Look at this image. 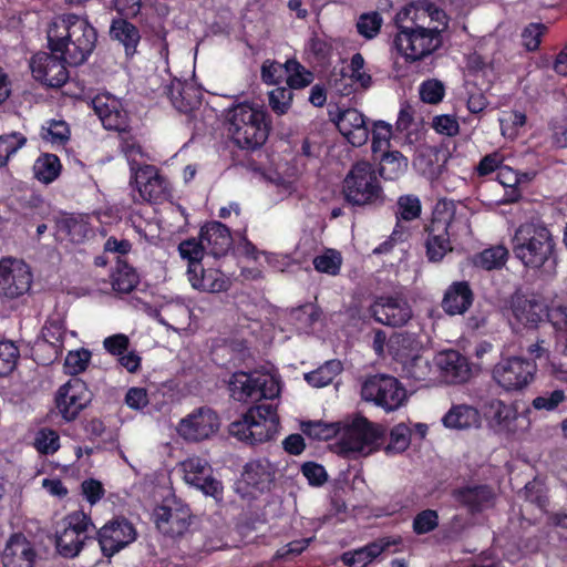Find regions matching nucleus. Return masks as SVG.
Masks as SVG:
<instances>
[{"label": "nucleus", "mask_w": 567, "mask_h": 567, "mask_svg": "<svg viewBox=\"0 0 567 567\" xmlns=\"http://www.w3.org/2000/svg\"><path fill=\"white\" fill-rule=\"evenodd\" d=\"M228 132L233 141L241 148L260 147L269 134L266 112L256 105L241 103L228 113Z\"/></svg>", "instance_id": "39448f33"}, {"label": "nucleus", "mask_w": 567, "mask_h": 567, "mask_svg": "<svg viewBox=\"0 0 567 567\" xmlns=\"http://www.w3.org/2000/svg\"><path fill=\"white\" fill-rule=\"evenodd\" d=\"M411 429L400 423L395 425L390 432V442L386 445V453H401L404 452L411 442Z\"/></svg>", "instance_id": "4d7b16f0"}, {"label": "nucleus", "mask_w": 567, "mask_h": 567, "mask_svg": "<svg viewBox=\"0 0 567 567\" xmlns=\"http://www.w3.org/2000/svg\"><path fill=\"white\" fill-rule=\"evenodd\" d=\"M91 359V352L86 349L70 351L64 361L65 373L76 375L83 372Z\"/></svg>", "instance_id": "680f3d73"}, {"label": "nucleus", "mask_w": 567, "mask_h": 567, "mask_svg": "<svg viewBox=\"0 0 567 567\" xmlns=\"http://www.w3.org/2000/svg\"><path fill=\"white\" fill-rule=\"evenodd\" d=\"M277 408L270 403L250 406L240 419L229 424V434L244 443L256 445L275 440L279 434Z\"/></svg>", "instance_id": "20e7f679"}, {"label": "nucleus", "mask_w": 567, "mask_h": 567, "mask_svg": "<svg viewBox=\"0 0 567 567\" xmlns=\"http://www.w3.org/2000/svg\"><path fill=\"white\" fill-rule=\"evenodd\" d=\"M61 172V163L53 154L41 155L33 165L34 177L44 184L52 183Z\"/></svg>", "instance_id": "37998d69"}, {"label": "nucleus", "mask_w": 567, "mask_h": 567, "mask_svg": "<svg viewBox=\"0 0 567 567\" xmlns=\"http://www.w3.org/2000/svg\"><path fill=\"white\" fill-rule=\"evenodd\" d=\"M434 363L442 380L446 383H462L471 377L467 359L455 350L439 352L434 358Z\"/></svg>", "instance_id": "393cba45"}, {"label": "nucleus", "mask_w": 567, "mask_h": 567, "mask_svg": "<svg viewBox=\"0 0 567 567\" xmlns=\"http://www.w3.org/2000/svg\"><path fill=\"white\" fill-rule=\"evenodd\" d=\"M408 168V159L400 152L384 153L380 162V175L385 179L394 181L402 176Z\"/></svg>", "instance_id": "c03bdc74"}, {"label": "nucleus", "mask_w": 567, "mask_h": 567, "mask_svg": "<svg viewBox=\"0 0 567 567\" xmlns=\"http://www.w3.org/2000/svg\"><path fill=\"white\" fill-rule=\"evenodd\" d=\"M92 401V392L80 379H72L56 392L55 403L61 416L70 422L78 417Z\"/></svg>", "instance_id": "dca6fc26"}, {"label": "nucleus", "mask_w": 567, "mask_h": 567, "mask_svg": "<svg viewBox=\"0 0 567 567\" xmlns=\"http://www.w3.org/2000/svg\"><path fill=\"white\" fill-rule=\"evenodd\" d=\"M286 70L287 84L290 90L303 89L313 80L312 73L306 70L305 66L296 60H287Z\"/></svg>", "instance_id": "de8ad7c7"}, {"label": "nucleus", "mask_w": 567, "mask_h": 567, "mask_svg": "<svg viewBox=\"0 0 567 567\" xmlns=\"http://www.w3.org/2000/svg\"><path fill=\"white\" fill-rule=\"evenodd\" d=\"M42 336L44 341L52 348L55 355H58L62 351L68 332L60 323L48 322L43 328Z\"/></svg>", "instance_id": "0e129e2a"}, {"label": "nucleus", "mask_w": 567, "mask_h": 567, "mask_svg": "<svg viewBox=\"0 0 567 567\" xmlns=\"http://www.w3.org/2000/svg\"><path fill=\"white\" fill-rule=\"evenodd\" d=\"M93 109L106 130L126 131L128 115L122 102L111 94H99L92 100Z\"/></svg>", "instance_id": "412c9836"}, {"label": "nucleus", "mask_w": 567, "mask_h": 567, "mask_svg": "<svg viewBox=\"0 0 567 567\" xmlns=\"http://www.w3.org/2000/svg\"><path fill=\"white\" fill-rule=\"evenodd\" d=\"M537 372L534 361L522 357H504L493 368L495 383L506 392H518L532 384Z\"/></svg>", "instance_id": "f8f14e48"}, {"label": "nucleus", "mask_w": 567, "mask_h": 567, "mask_svg": "<svg viewBox=\"0 0 567 567\" xmlns=\"http://www.w3.org/2000/svg\"><path fill=\"white\" fill-rule=\"evenodd\" d=\"M95 526L83 511L66 515L56 532V549L64 557H75L95 532Z\"/></svg>", "instance_id": "9b49d317"}, {"label": "nucleus", "mask_w": 567, "mask_h": 567, "mask_svg": "<svg viewBox=\"0 0 567 567\" xmlns=\"http://www.w3.org/2000/svg\"><path fill=\"white\" fill-rule=\"evenodd\" d=\"M502 135L508 138H515L518 128L526 123V115L519 111L503 112L499 117Z\"/></svg>", "instance_id": "13d9d810"}, {"label": "nucleus", "mask_w": 567, "mask_h": 567, "mask_svg": "<svg viewBox=\"0 0 567 567\" xmlns=\"http://www.w3.org/2000/svg\"><path fill=\"white\" fill-rule=\"evenodd\" d=\"M179 467L186 484L216 501L223 498V484L214 476L213 467L206 458L192 455L182 461Z\"/></svg>", "instance_id": "4468645a"}, {"label": "nucleus", "mask_w": 567, "mask_h": 567, "mask_svg": "<svg viewBox=\"0 0 567 567\" xmlns=\"http://www.w3.org/2000/svg\"><path fill=\"white\" fill-rule=\"evenodd\" d=\"M219 425L220 421L217 413L204 406L184 416L178 422L176 431L186 441L199 442L216 434Z\"/></svg>", "instance_id": "2eb2a0df"}, {"label": "nucleus", "mask_w": 567, "mask_h": 567, "mask_svg": "<svg viewBox=\"0 0 567 567\" xmlns=\"http://www.w3.org/2000/svg\"><path fill=\"white\" fill-rule=\"evenodd\" d=\"M399 537H382L355 550L342 554L341 561L348 567H365L378 558L384 550L400 544Z\"/></svg>", "instance_id": "bb28decb"}, {"label": "nucleus", "mask_w": 567, "mask_h": 567, "mask_svg": "<svg viewBox=\"0 0 567 567\" xmlns=\"http://www.w3.org/2000/svg\"><path fill=\"white\" fill-rule=\"evenodd\" d=\"M426 255L431 261H440L452 250L450 238L460 231L468 234L466 219L456 217L455 204L442 199L435 204L430 225L427 226Z\"/></svg>", "instance_id": "7ed1b4c3"}, {"label": "nucleus", "mask_w": 567, "mask_h": 567, "mask_svg": "<svg viewBox=\"0 0 567 567\" xmlns=\"http://www.w3.org/2000/svg\"><path fill=\"white\" fill-rule=\"evenodd\" d=\"M512 313L515 320L528 328H535L546 313V303L533 298L516 296L512 299Z\"/></svg>", "instance_id": "2f4dec72"}, {"label": "nucleus", "mask_w": 567, "mask_h": 567, "mask_svg": "<svg viewBox=\"0 0 567 567\" xmlns=\"http://www.w3.org/2000/svg\"><path fill=\"white\" fill-rule=\"evenodd\" d=\"M473 302V292L465 281L452 284L446 290L442 307L449 315L464 313Z\"/></svg>", "instance_id": "f704fd0d"}, {"label": "nucleus", "mask_w": 567, "mask_h": 567, "mask_svg": "<svg viewBox=\"0 0 567 567\" xmlns=\"http://www.w3.org/2000/svg\"><path fill=\"white\" fill-rule=\"evenodd\" d=\"M292 100V91L288 87L278 86L268 93L269 106L277 115L286 114L291 107Z\"/></svg>", "instance_id": "5fc2aeb1"}, {"label": "nucleus", "mask_w": 567, "mask_h": 567, "mask_svg": "<svg viewBox=\"0 0 567 567\" xmlns=\"http://www.w3.org/2000/svg\"><path fill=\"white\" fill-rule=\"evenodd\" d=\"M546 316L553 327L567 332V291L561 290L548 299Z\"/></svg>", "instance_id": "ea45409f"}, {"label": "nucleus", "mask_w": 567, "mask_h": 567, "mask_svg": "<svg viewBox=\"0 0 567 567\" xmlns=\"http://www.w3.org/2000/svg\"><path fill=\"white\" fill-rule=\"evenodd\" d=\"M391 137L392 126L384 121L375 122L372 130V152L384 154L390 145Z\"/></svg>", "instance_id": "bf43d9fd"}, {"label": "nucleus", "mask_w": 567, "mask_h": 567, "mask_svg": "<svg viewBox=\"0 0 567 567\" xmlns=\"http://www.w3.org/2000/svg\"><path fill=\"white\" fill-rule=\"evenodd\" d=\"M19 358V350L11 341H0V377L13 371Z\"/></svg>", "instance_id": "052dcab7"}, {"label": "nucleus", "mask_w": 567, "mask_h": 567, "mask_svg": "<svg viewBox=\"0 0 567 567\" xmlns=\"http://www.w3.org/2000/svg\"><path fill=\"white\" fill-rule=\"evenodd\" d=\"M508 250L504 246H495L483 250L475 257V265L486 270L497 269L505 265Z\"/></svg>", "instance_id": "09e8293b"}, {"label": "nucleus", "mask_w": 567, "mask_h": 567, "mask_svg": "<svg viewBox=\"0 0 567 567\" xmlns=\"http://www.w3.org/2000/svg\"><path fill=\"white\" fill-rule=\"evenodd\" d=\"M186 277L192 288L208 293H219L227 291L231 286V280L223 271L216 268H204L203 265L194 264L193 268H187Z\"/></svg>", "instance_id": "4be33fe9"}, {"label": "nucleus", "mask_w": 567, "mask_h": 567, "mask_svg": "<svg viewBox=\"0 0 567 567\" xmlns=\"http://www.w3.org/2000/svg\"><path fill=\"white\" fill-rule=\"evenodd\" d=\"M110 35L124 47L126 55L132 56L136 53L141 34L134 24L125 19H115L111 24Z\"/></svg>", "instance_id": "4c0bfd02"}, {"label": "nucleus", "mask_w": 567, "mask_h": 567, "mask_svg": "<svg viewBox=\"0 0 567 567\" xmlns=\"http://www.w3.org/2000/svg\"><path fill=\"white\" fill-rule=\"evenodd\" d=\"M398 31L393 50L406 64H416L432 58L443 44L449 17L429 0H416L402 7L395 14Z\"/></svg>", "instance_id": "f257e3e1"}, {"label": "nucleus", "mask_w": 567, "mask_h": 567, "mask_svg": "<svg viewBox=\"0 0 567 567\" xmlns=\"http://www.w3.org/2000/svg\"><path fill=\"white\" fill-rule=\"evenodd\" d=\"M549 230L536 224L520 225L513 237V252L526 267L540 268L553 255Z\"/></svg>", "instance_id": "0eeeda50"}, {"label": "nucleus", "mask_w": 567, "mask_h": 567, "mask_svg": "<svg viewBox=\"0 0 567 567\" xmlns=\"http://www.w3.org/2000/svg\"><path fill=\"white\" fill-rule=\"evenodd\" d=\"M382 23L383 19L378 12L364 13L358 20V32L367 39H372L379 33Z\"/></svg>", "instance_id": "774afa93"}, {"label": "nucleus", "mask_w": 567, "mask_h": 567, "mask_svg": "<svg viewBox=\"0 0 567 567\" xmlns=\"http://www.w3.org/2000/svg\"><path fill=\"white\" fill-rule=\"evenodd\" d=\"M111 279L113 289L122 293L131 292L138 284V275L134 268L121 259L116 261Z\"/></svg>", "instance_id": "a19ab883"}, {"label": "nucleus", "mask_w": 567, "mask_h": 567, "mask_svg": "<svg viewBox=\"0 0 567 567\" xmlns=\"http://www.w3.org/2000/svg\"><path fill=\"white\" fill-rule=\"evenodd\" d=\"M289 330L298 333H308L316 321V312L312 306H303L285 315Z\"/></svg>", "instance_id": "a18cd8bd"}, {"label": "nucleus", "mask_w": 567, "mask_h": 567, "mask_svg": "<svg viewBox=\"0 0 567 567\" xmlns=\"http://www.w3.org/2000/svg\"><path fill=\"white\" fill-rule=\"evenodd\" d=\"M370 313L375 321L392 327L403 326L412 317L410 305L400 296L378 297L370 307Z\"/></svg>", "instance_id": "6ab92c4d"}, {"label": "nucleus", "mask_w": 567, "mask_h": 567, "mask_svg": "<svg viewBox=\"0 0 567 567\" xmlns=\"http://www.w3.org/2000/svg\"><path fill=\"white\" fill-rule=\"evenodd\" d=\"M153 515L159 532L171 537L183 535L189 527L190 509L186 505H162L155 508Z\"/></svg>", "instance_id": "aec40b11"}, {"label": "nucleus", "mask_w": 567, "mask_h": 567, "mask_svg": "<svg viewBox=\"0 0 567 567\" xmlns=\"http://www.w3.org/2000/svg\"><path fill=\"white\" fill-rule=\"evenodd\" d=\"M444 427L454 431L478 429L482 424L480 411L468 404H454L442 416Z\"/></svg>", "instance_id": "c756f323"}, {"label": "nucleus", "mask_w": 567, "mask_h": 567, "mask_svg": "<svg viewBox=\"0 0 567 567\" xmlns=\"http://www.w3.org/2000/svg\"><path fill=\"white\" fill-rule=\"evenodd\" d=\"M171 101L174 107L187 113L198 106L202 93L190 83L173 82L169 90Z\"/></svg>", "instance_id": "e433bc0d"}, {"label": "nucleus", "mask_w": 567, "mask_h": 567, "mask_svg": "<svg viewBox=\"0 0 567 567\" xmlns=\"http://www.w3.org/2000/svg\"><path fill=\"white\" fill-rule=\"evenodd\" d=\"M229 390L237 401L271 400L280 393L276 374L266 371L235 372L229 380Z\"/></svg>", "instance_id": "9d476101"}, {"label": "nucleus", "mask_w": 567, "mask_h": 567, "mask_svg": "<svg viewBox=\"0 0 567 567\" xmlns=\"http://www.w3.org/2000/svg\"><path fill=\"white\" fill-rule=\"evenodd\" d=\"M395 357L402 363L404 375L417 382L431 381L432 367L429 360L419 354H409L398 350Z\"/></svg>", "instance_id": "c9c22d12"}, {"label": "nucleus", "mask_w": 567, "mask_h": 567, "mask_svg": "<svg viewBox=\"0 0 567 567\" xmlns=\"http://www.w3.org/2000/svg\"><path fill=\"white\" fill-rule=\"evenodd\" d=\"M68 64L62 56L39 52L31 58L30 68L33 78L51 87L62 86L69 79Z\"/></svg>", "instance_id": "a211bd4d"}, {"label": "nucleus", "mask_w": 567, "mask_h": 567, "mask_svg": "<svg viewBox=\"0 0 567 567\" xmlns=\"http://www.w3.org/2000/svg\"><path fill=\"white\" fill-rule=\"evenodd\" d=\"M457 499L472 512L482 511L493 503V492L486 486L466 487L457 493Z\"/></svg>", "instance_id": "58836bf2"}, {"label": "nucleus", "mask_w": 567, "mask_h": 567, "mask_svg": "<svg viewBox=\"0 0 567 567\" xmlns=\"http://www.w3.org/2000/svg\"><path fill=\"white\" fill-rule=\"evenodd\" d=\"M32 284L30 267L21 259L4 257L0 260V291L16 298L27 292Z\"/></svg>", "instance_id": "f3484780"}, {"label": "nucleus", "mask_w": 567, "mask_h": 567, "mask_svg": "<svg viewBox=\"0 0 567 567\" xmlns=\"http://www.w3.org/2000/svg\"><path fill=\"white\" fill-rule=\"evenodd\" d=\"M199 238L208 254L214 257L225 255L231 246V236L228 228L219 221L205 225Z\"/></svg>", "instance_id": "7c9ffc66"}, {"label": "nucleus", "mask_w": 567, "mask_h": 567, "mask_svg": "<svg viewBox=\"0 0 567 567\" xmlns=\"http://www.w3.org/2000/svg\"><path fill=\"white\" fill-rule=\"evenodd\" d=\"M122 150L131 167V182L134 183L140 198L145 202L159 203L171 196L169 182L152 165H142L138 157L143 156L141 146L134 140H125Z\"/></svg>", "instance_id": "423d86ee"}, {"label": "nucleus", "mask_w": 567, "mask_h": 567, "mask_svg": "<svg viewBox=\"0 0 567 567\" xmlns=\"http://www.w3.org/2000/svg\"><path fill=\"white\" fill-rule=\"evenodd\" d=\"M27 140L19 133L0 136V167H3L11 155L25 144Z\"/></svg>", "instance_id": "e2e57ef3"}, {"label": "nucleus", "mask_w": 567, "mask_h": 567, "mask_svg": "<svg viewBox=\"0 0 567 567\" xmlns=\"http://www.w3.org/2000/svg\"><path fill=\"white\" fill-rule=\"evenodd\" d=\"M362 399L373 402L388 412L401 408L408 400L404 386L394 377L374 375L368 379L361 390Z\"/></svg>", "instance_id": "ddd939ff"}, {"label": "nucleus", "mask_w": 567, "mask_h": 567, "mask_svg": "<svg viewBox=\"0 0 567 567\" xmlns=\"http://www.w3.org/2000/svg\"><path fill=\"white\" fill-rule=\"evenodd\" d=\"M485 413L497 433L512 435L523 429L520 423L525 417L519 416L513 405L506 404L501 400H491L486 405Z\"/></svg>", "instance_id": "b1692460"}, {"label": "nucleus", "mask_w": 567, "mask_h": 567, "mask_svg": "<svg viewBox=\"0 0 567 567\" xmlns=\"http://www.w3.org/2000/svg\"><path fill=\"white\" fill-rule=\"evenodd\" d=\"M333 121L342 136L353 146H361L368 141L369 130L365 118L358 110H342Z\"/></svg>", "instance_id": "a878e982"}, {"label": "nucleus", "mask_w": 567, "mask_h": 567, "mask_svg": "<svg viewBox=\"0 0 567 567\" xmlns=\"http://www.w3.org/2000/svg\"><path fill=\"white\" fill-rule=\"evenodd\" d=\"M189 319L190 309L179 298L164 302L157 313L158 322L175 331L185 330Z\"/></svg>", "instance_id": "72a5a7b5"}, {"label": "nucleus", "mask_w": 567, "mask_h": 567, "mask_svg": "<svg viewBox=\"0 0 567 567\" xmlns=\"http://www.w3.org/2000/svg\"><path fill=\"white\" fill-rule=\"evenodd\" d=\"M346 200L355 206L375 205L384 199L377 171L369 162L355 163L343 179Z\"/></svg>", "instance_id": "6e6552de"}, {"label": "nucleus", "mask_w": 567, "mask_h": 567, "mask_svg": "<svg viewBox=\"0 0 567 567\" xmlns=\"http://www.w3.org/2000/svg\"><path fill=\"white\" fill-rule=\"evenodd\" d=\"M342 423H324L321 421L302 423V431L316 440H329L340 434Z\"/></svg>", "instance_id": "864d4df0"}, {"label": "nucleus", "mask_w": 567, "mask_h": 567, "mask_svg": "<svg viewBox=\"0 0 567 567\" xmlns=\"http://www.w3.org/2000/svg\"><path fill=\"white\" fill-rule=\"evenodd\" d=\"M372 84V78L364 68V59L360 53L352 55L350 63L343 69L340 84L337 89L343 94L349 95L358 89H369Z\"/></svg>", "instance_id": "cd10ccee"}, {"label": "nucleus", "mask_w": 567, "mask_h": 567, "mask_svg": "<svg viewBox=\"0 0 567 567\" xmlns=\"http://www.w3.org/2000/svg\"><path fill=\"white\" fill-rule=\"evenodd\" d=\"M384 434L382 425L357 415L342 422L339 434L340 451L344 454L369 455L381 446Z\"/></svg>", "instance_id": "1a4fd4ad"}, {"label": "nucleus", "mask_w": 567, "mask_h": 567, "mask_svg": "<svg viewBox=\"0 0 567 567\" xmlns=\"http://www.w3.org/2000/svg\"><path fill=\"white\" fill-rule=\"evenodd\" d=\"M47 38L53 53H59L69 65L76 66L86 62L93 53L97 33L86 18L62 14L52 20Z\"/></svg>", "instance_id": "f03ea898"}, {"label": "nucleus", "mask_w": 567, "mask_h": 567, "mask_svg": "<svg viewBox=\"0 0 567 567\" xmlns=\"http://www.w3.org/2000/svg\"><path fill=\"white\" fill-rule=\"evenodd\" d=\"M135 539V530L128 522L114 520L99 530V543L103 553L112 556Z\"/></svg>", "instance_id": "5701e85b"}, {"label": "nucleus", "mask_w": 567, "mask_h": 567, "mask_svg": "<svg viewBox=\"0 0 567 567\" xmlns=\"http://www.w3.org/2000/svg\"><path fill=\"white\" fill-rule=\"evenodd\" d=\"M35 551L30 542L22 535L10 537L2 555L3 567H33Z\"/></svg>", "instance_id": "c85d7f7f"}, {"label": "nucleus", "mask_w": 567, "mask_h": 567, "mask_svg": "<svg viewBox=\"0 0 567 567\" xmlns=\"http://www.w3.org/2000/svg\"><path fill=\"white\" fill-rule=\"evenodd\" d=\"M33 445L40 454L52 455L60 449V436L52 429H40L34 436Z\"/></svg>", "instance_id": "3c124183"}, {"label": "nucleus", "mask_w": 567, "mask_h": 567, "mask_svg": "<svg viewBox=\"0 0 567 567\" xmlns=\"http://www.w3.org/2000/svg\"><path fill=\"white\" fill-rule=\"evenodd\" d=\"M178 251L184 260L188 261L187 268H193L194 264L202 265V259L207 251L200 238L198 240L192 238L184 240L178 246Z\"/></svg>", "instance_id": "6e6d98bb"}, {"label": "nucleus", "mask_w": 567, "mask_h": 567, "mask_svg": "<svg viewBox=\"0 0 567 567\" xmlns=\"http://www.w3.org/2000/svg\"><path fill=\"white\" fill-rule=\"evenodd\" d=\"M421 214V202L414 195H404L398 199L396 216L403 220L416 219Z\"/></svg>", "instance_id": "69168bd1"}, {"label": "nucleus", "mask_w": 567, "mask_h": 567, "mask_svg": "<svg viewBox=\"0 0 567 567\" xmlns=\"http://www.w3.org/2000/svg\"><path fill=\"white\" fill-rule=\"evenodd\" d=\"M60 233L65 234L73 243L83 241L91 233L86 217L82 215H70L59 220Z\"/></svg>", "instance_id": "79ce46f5"}, {"label": "nucleus", "mask_w": 567, "mask_h": 567, "mask_svg": "<svg viewBox=\"0 0 567 567\" xmlns=\"http://www.w3.org/2000/svg\"><path fill=\"white\" fill-rule=\"evenodd\" d=\"M342 264V257L339 251L327 249L313 259L315 269L319 272L336 276L339 274Z\"/></svg>", "instance_id": "603ef678"}, {"label": "nucleus", "mask_w": 567, "mask_h": 567, "mask_svg": "<svg viewBox=\"0 0 567 567\" xmlns=\"http://www.w3.org/2000/svg\"><path fill=\"white\" fill-rule=\"evenodd\" d=\"M276 472V466L269 460L256 458L245 465L243 478L247 485L265 491L275 481Z\"/></svg>", "instance_id": "473e14b6"}, {"label": "nucleus", "mask_w": 567, "mask_h": 567, "mask_svg": "<svg viewBox=\"0 0 567 567\" xmlns=\"http://www.w3.org/2000/svg\"><path fill=\"white\" fill-rule=\"evenodd\" d=\"M41 137L52 145H64L70 138V128L62 120H52L42 126Z\"/></svg>", "instance_id": "8fccbe9b"}, {"label": "nucleus", "mask_w": 567, "mask_h": 567, "mask_svg": "<svg viewBox=\"0 0 567 567\" xmlns=\"http://www.w3.org/2000/svg\"><path fill=\"white\" fill-rule=\"evenodd\" d=\"M341 370V362L338 360H331L319 367L317 370L306 373L305 379L310 385L315 388H322L331 383Z\"/></svg>", "instance_id": "49530a36"}, {"label": "nucleus", "mask_w": 567, "mask_h": 567, "mask_svg": "<svg viewBox=\"0 0 567 567\" xmlns=\"http://www.w3.org/2000/svg\"><path fill=\"white\" fill-rule=\"evenodd\" d=\"M419 93L423 102L437 104L445 95V87L439 80H426L420 85Z\"/></svg>", "instance_id": "338daca9"}]
</instances>
